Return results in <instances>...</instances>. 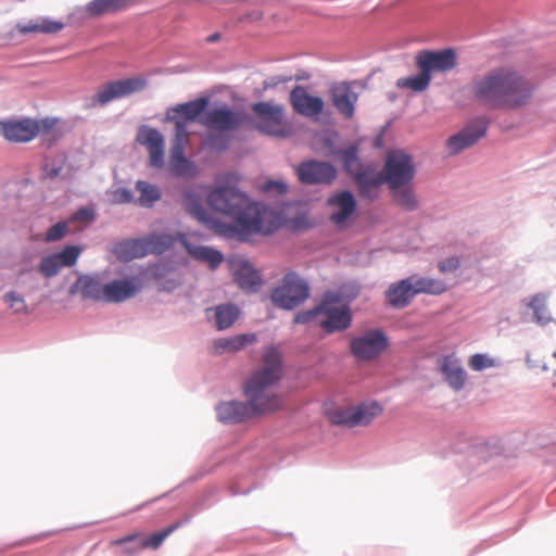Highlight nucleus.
<instances>
[{
  "instance_id": "obj_1",
  "label": "nucleus",
  "mask_w": 556,
  "mask_h": 556,
  "mask_svg": "<svg viewBox=\"0 0 556 556\" xmlns=\"http://www.w3.org/2000/svg\"><path fill=\"white\" fill-rule=\"evenodd\" d=\"M240 176L225 173L216 178V186L207 193V203L215 211L233 219L231 224L222 222L208 212L202 195L193 189L182 194L185 210L200 224L216 235L248 241L252 235L268 236L281 226L280 215L263 203L251 201L248 194L238 188Z\"/></svg>"
},
{
  "instance_id": "obj_2",
  "label": "nucleus",
  "mask_w": 556,
  "mask_h": 556,
  "mask_svg": "<svg viewBox=\"0 0 556 556\" xmlns=\"http://www.w3.org/2000/svg\"><path fill=\"white\" fill-rule=\"evenodd\" d=\"M282 377V361L277 348L267 346L262 355V367L244 384L248 402L228 401L216 406L217 418L223 424H239L260 414L275 410L281 397L275 387Z\"/></svg>"
},
{
  "instance_id": "obj_3",
  "label": "nucleus",
  "mask_w": 556,
  "mask_h": 556,
  "mask_svg": "<svg viewBox=\"0 0 556 556\" xmlns=\"http://www.w3.org/2000/svg\"><path fill=\"white\" fill-rule=\"evenodd\" d=\"M536 86L513 66H497L472 78V99L492 110L516 111L530 104Z\"/></svg>"
},
{
  "instance_id": "obj_4",
  "label": "nucleus",
  "mask_w": 556,
  "mask_h": 556,
  "mask_svg": "<svg viewBox=\"0 0 556 556\" xmlns=\"http://www.w3.org/2000/svg\"><path fill=\"white\" fill-rule=\"evenodd\" d=\"M415 64L419 74L399 78L396 86L401 89L422 92L429 87L432 74L446 73L456 67L457 56L451 48L439 51L421 50L415 56Z\"/></svg>"
},
{
  "instance_id": "obj_5",
  "label": "nucleus",
  "mask_w": 556,
  "mask_h": 556,
  "mask_svg": "<svg viewBox=\"0 0 556 556\" xmlns=\"http://www.w3.org/2000/svg\"><path fill=\"white\" fill-rule=\"evenodd\" d=\"M381 413L382 407L376 401L362 402L346 407L327 408V417L331 424L346 428L368 426Z\"/></svg>"
},
{
  "instance_id": "obj_6",
  "label": "nucleus",
  "mask_w": 556,
  "mask_h": 556,
  "mask_svg": "<svg viewBox=\"0 0 556 556\" xmlns=\"http://www.w3.org/2000/svg\"><path fill=\"white\" fill-rule=\"evenodd\" d=\"M309 296L308 282L295 271L287 273L281 285L276 287L271 293V302L283 309H294Z\"/></svg>"
},
{
  "instance_id": "obj_7",
  "label": "nucleus",
  "mask_w": 556,
  "mask_h": 556,
  "mask_svg": "<svg viewBox=\"0 0 556 556\" xmlns=\"http://www.w3.org/2000/svg\"><path fill=\"white\" fill-rule=\"evenodd\" d=\"M321 318L318 323L328 333L343 331L351 326L350 307L341 302V295L338 292H326L321 300Z\"/></svg>"
},
{
  "instance_id": "obj_8",
  "label": "nucleus",
  "mask_w": 556,
  "mask_h": 556,
  "mask_svg": "<svg viewBox=\"0 0 556 556\" xmlns=\"http://www.w3.org/2000/svg\"><path fill=\"white\" fill-rule=\"evenodd\" d=\"M416 174L412 155L403 150L388 152L383 175L391 190H396L408 185Z\"/></svg>"
},
{
  "instance_id": "obj_9",
  "label": "nucleus",
  "mask_w": 556,
  "mask_h": 556,
  "mask_svg": "<svg viewBox=\"0 0 556 556\" xmlns=\"http://www.w3.org/2000/svg\"><path fill=\"white\" fill-rule=\"evenodd\" d=\"M252 111L258 117L257 128L270 136L286 138L291 135L290 127L285 123V106L269 102H256Z\"/></svg>"
},
{
  "instance_id": "obj_10",
  "label": "nucleus",
  "mask_w": 556,
  "mask_h": 556,
  "mask_svg": "<svg viewBox=\"0 0 556 556\" xmlns=\"http://www.w3.org/2000/svg\"><path fill=\"white\" fill-rule=\"evenodd\" d=\"M388 337L380 329H368L350 341L352 355L361 362L378 358L388 346Z\"/></svg>"
},
{
  "instance_id": "obj_11",
  "label": "nucleus",
  "mask_w": 556,
  "mask_h": 556,
  "mask_svg": "<svg viewBox=\"0 0 556 556\" xmlns=\"http://www.w3.org/2000/svg\"><path fill=\"white\" fill-rule=\"evenodd\" d=\"M249 121L244 111H235L227 105L212 109L200 118V124L220 132L235 131Z\"/></svg>"
},
{
  "instance_id": "obj_12",
  "label": "nucleus",
  "mask_w": 556,
  "mask_h": 556,
  "mask_svg": "<svg viewBox=\"0 0 556 556\" xmlns=\"http://www.w3.org/2000/svg\"><path fill=\"white\" fill-rule=\"evenodd\" d=\"M146 80L140 77L126 78L111 81L100 89L89 102V106L105 105L109 102L142 90Z\"/></svg>"
},
{
  "instance_id": "obj_13",
  "label": "nucleus",
  "mask_w": 556,
  "mask_h": 556,
  "mask_svg": "<svg viewBox=\"0 0 556 556\" xmlns=\"http://www.w3.org/2000/svg\"><path fill=\"white\" fill-rule=\"evenodd\" d=\"M296 175L306 185H330L337 177V168L329 162L307 160L296 166Z\"/></svg>"
},
{
  "instance_id": "obj_14",
  "label": "nucleus",
  "mask_w": 556,
  "mask_h": 556,
  "mask_svg": "<svg viewBox=\"0 0 556 556\" xmlns=\"http://www.w3.org/2000/svg\"><path fill=\"white\" fill-rule=\"evenodd\" d=\"M488 130V122L479 117L467 126H465L457 134L451 136L446 141V148L451 155H456L472 147L477 143L482 137L485 136Z\"/></svg>"
},
{
  "instance_id": "obj_15",
  "label": "nucleus",
  "mask_w": 556,
  "mask_h": 556,
  "mask_svg": "<svg viewBox=\"0 0 556 556\" xmlns=\"http://www.w3.org/2000/svg\"><path fill=\"white\" fill-rule=\"evenodd\" d=\"M137 142L147 148L149 152V163L152 167H164L165 139L159 129L150 126H141L138 129Z\"/></svg>"
},
{
  "instance_id": "obj_16",
  "label": "nucleus",
  "mask_w": 556,
  "mask_h": 556,
  "mask_svg": "<svg viewBox=\"0 0 556 556\" xmlns=\"http://www.w3.org/2000/svg\"><path fill=\"white\" fill-rule=\"evenodd\" d=\"M144 287L141 275L114 279L105 283V302L122 303L136 296Z\"/></svg>"
},
{
  "instance_id": "obj_17",
  "label": "nucleus",
  "mask_w": 556,
  "mask_h": 556,
  "mask_svg": "<svg viewBox=\"0 0 556 556\" xmlns=\"http://www.w3.org/2000/svg\"><path fill=\"white\" fill-rule=\"evenodd\" d=\"M40 131V124L30 118L0 122V136L11 142H28Z\"/></svg>"
},
{
  "instance_id": "obj_18",
  "label": "nucleus",
  "mask_w": 556,
  "mask_h": 556,
  "mask_svg": "<svg viewBox=\"0 0 556 556\" xmlns=\"http://www.w3.org/2000/svg\"><path fill=\"white\" fill-rule=\"evenodd\" d=\"M146 274L159 282L161 291L172 292L181 285V277L170 261L162 260L149 265Z\"/></svg>"
},
{
  "instance_id": "obj_19",
  "label": "nucleus",
  "mask_w": 556,
  "mask_h": 556,
  "mask_svg": "<svg viewBox=\"0 0 556 556\" xmlns=\"http://www.w3.org/2000/svg\"><path fill=\"white\" fill-rule=\"evenodd\" d=\"M329 94L333 106L343 117L350 119L354 116L358 94L353 90L351 83L341 81L331 85Z\"/></svg>"
},
{
  "instance_id": "obj_20",
  "label": "nucleus",
  "mask_w": 556,
  "mask_h": 556,
  "mask_svg": "<svg viewBox=\"0 0 556 556\" xmlns=\"http://www.w3.org/2000/svg\"><path fill=\"white\" fill-rule=\"evenodd\" d=\"M208 105L207 98H198L192 101H188L185 103H179L175 106L167 109L165 121L166 122H181L186 123L188 126L189 122L199 121L204 115L206 108Z\"/></svg>"
},
{
  "instance_id": "obj_21",
  "label": "nucleus",
  "mask_w": 556,
  "mask_h": 556,
  "mask_svg": "<svg viewBox=\"0 0 556 556\" xmlns=\"http://www.w3.org/2000/svg\"><path fill=\"white\" fill-rule=\"evenodd\" d=\"M439 370L444 381L455 392L464 389L467 381V372L462 361L455 354H447L439 359Z\"/></svg>"
},
{
  "instance_id": "obj_22",
  "label": "nucleus",
  "mask_w": 556,
  "mask_h": 556,
  "mask_svg": "<svg viewBox=\"0 0 556 556\" xmlns=\"http://www.w3.org/2000/svg\"><path fill=\"white\" fill-rule=\"evenodd\" d=\"M290 102L296 113L306 117H317L325 106L320 97L309 94L303 86L291 90Z\"/></svg>"
},
{
  "instance_id": "obj_23",
  "label": "nucleus",
  "mask_w": 556,
  "mask_h": 556,
  "mask_svg": "<svg viewBox=\"0 0 556 556\" xmlns=\"http://www.w3.org/2000/svg\"><path fill=\"white\" fill-rule=\"evenodd\" d=\"M230 270L238 286L247 291L256 292L262 278L253 265L244 258H235L230 261Z\"/></svg>"
},
{
  "instance_id": "obj_24",
  "label": "nucleus",
  "mask_w": 556,
  "mask_h": 556,
  "mask_svg": "<svg viewBox=\"0 0 556 556\" xmlns=\"http://www.w3.org/2000/svg\"><path fill=\"white\" fill-rule=\"evenodd\" d=\"M328 204L332 207L330 220L337 226L345 225L346 220L356 211V200L351 191L344 190L333 194L328 199Z\"/></svg>"
},
{
  "instance_id": "obj_25",
  "label": "nucleus",
  "mask_w": 556,
  "mask_h": 556,
  "mask_svg": "<svg viewBox=\"0 0 556 556\" xmlns=\"http://www.w3.org/2000/svg\"><path fill=\"white\" fill-rule=\"evenodd\" d=\"M362 195L368 199L378 197L381 185L386 181L384 175L380 174L372 165H366L354 175Z\"/></svg>"
},
{
  "instance_id": "obj_26",
  "label": "nucleus",
  "mask_w": 556,
  "mask_h": 556,
  "mask_svg": "<svg viewBox=\"0 0 556 556\" xmlns=\"http://www.w3.org/2000/svg\"><path fill=\"white\" fill-rule=\"evenodd\" d=\"M178 241L192 258L206 263L211 269H216L224 260L222 252L211 247L191 243L184 232L178 233Z\"/></svg>"
},
{
  "instance_id": "obj_27",
  "label": "nucleus",
  "mask_w": 556,
  "mask_h": 556,
  "mask_svg": "<svg viewBox=\"0 0 556 556\" xmlns=\"http://www.w3.org/2000/svg\"><path fill=\"white\" fill-rule=\"evenodd\" d=\"M415 296L416 295L408 277L391 283L386 291V300L388 304L396 309L408 306Z\"/></svg>"
},
{
  "instance_id": "obj_28",
  "label": "nucleus",
  "mask_w": 556,
  "mask_h": 556,
  "mask_svg": "<svg viewBox=\"0 0 556 556\" xmlns=\"http://www.w3.org/2000/svg\"><path fill=\"white\" fill-rule=\"evenodd\" d=\"M548 298V293L539 292L522 300V304L532 311L533 320L540 326H546L549 323L556 324L547 306Z\"/></svg>"
},
{
  "instance_id": "obj_29",
  "label": "nucleus",
  "mask_w": 556,
  "mask_h": 556,
  "mask_svg": "<svg viewBox=\"0 0 556 556\" xmlns=\"http://www.w3.org/2000/svg\"><path fill=\"white\" fill-rule=\"evenodd\" d=\"M254 333H242L232 337L219 338L213 341V352L217 355L235 353L256 342Z\"/></svg>"
},
{
  "instance_id": "obj_30",
  "label": "nucleus",
  "mask_w": 556,
  "mask_h": 556,
  "mask_svg": "<svg viewBox=\"0 0 556 556\" xmlns=\"http://www.w3.org/2000/svg\"><path fill=\"white\" fill-rule=\"evenodd\" d=\"M16 28L22 34L41 33V34H56L64 28V24L60 21H54L49 17H37L29 20L25 23H18Z\"/></svg>"
},
{
  "instance_id": "obj_31",
  "label": "nucleus",
  "mask_w": 556,
  "mask_h": 556,
  "mask_svg": "<svg viewBox=\"0 0 556 556\" xmlns=\"http://www.w3.org/2000/svg\"><path fill=\"white\" fill-rule=\"evenodd\" d=\"M408 278L415 295L421 293L439 295L446 291V283L441 279L419 275H412Z\"/></svg>"
},
{
  "instance_id": "obj_32",
  "label": "nucleus",
  "mask_w": 556,
  "mask_h": 556,
  "mask_svg": "<svg viewBox=\"0 0 556 556\" xmlns=\"http://www.w3.org/2000/svg\"><path fill=\"white\" fill-rule=\"evenodd\" d=\"M143 238L128 239L119 242L115 247V254L123 261L141 258L148 255V250Z\"/></svg>"
},
{
  "instance_id": "obj_33",
  "label": "nucleus",
  "mask_w": 556,
  "mask_h": 556,
  "mask_svg": "<svg viewBox=\"0 0 556 556\" xmlns=\"http://www.w3.org/2000/svg\"><path fill=\"white\" fill-rule=\"evenodd\" d=\"M358 152V144L354 143L344 149L333 150L330 155L339 157L344 170L352 176L365 166L361 163Z\"/></svg>"
},
{
  "instance_id": "obj_34",
  "label": "nucleus",
  "mask_w": 556,
  "mask_h": 556,
  "mask_svg": "<svg viewBox=\"0 0 556 556\" xmlns=\"http://www.w3.org/2000/svg\"><path fill=\"white\" fill-rule=\"evenodd\" d=\"M79 283H83V299L105 302V285L99 276L79 275Z\"/></svg>"
},
{
  "instance_id": "obj_35",
  "label": "nucleus",
  "mask_w": 556,
  "mask_h": 556,
  "mask_svg": "<svg viewBox=\"0 0 556 556\" xmlns=\"http://www.w3.org/2000/svg\"><path fill=\"white\" fill-rule=\"evenodd\" d=\"M169 168L176 177L192 178L198 174L197 165L185 156V152L180 154L170 153Z\"/></svg>"
},
{
  "instance_id": "obj_36",
  "label": "nucleus",
  "mask_w": 556,
  "mask_h": 556,
  "mask_svg": "<svg viewBox=\"0 0 556 556\" xmlns=\"http://www.w3.org/2000/svg\"><path fill=\"white\" fill-rule=\"evenodd\" d=\"M146 245L148 250V254H162L169 250L176 240H178V236L175 237L169 233H151L144 237Z\"/></svg>"
},
{
  "instance_id": "obj_37",
  "label": "nucleus",
  "mask_w": 556,
  "mask_h": 556,
  "mask_svg": "<svg viewBox=\"0 0 556 556\" xmlns=\"http://www.w3.org/2000/svg\"><path fill=\"white\" fill-rule=\"evenodd\" d=\"M216 326L224 330L232 326L239 316V309L233 304H222L213 308Z\"/></svg>"
},
{
  "instance_id": "obj_38",
  "label": "nucleus",
  "mask_w": 556,
  "mask_h": 556,
  "mask_svg": "<svg viewBox=\"0 0 556 556\" xmlns=\"http://www.w3.org/2000/svg\"><path fill=\"white\" fill-rule=\"evenodd\" d=\"M136 189L140 192L138 202L143 207H152L162 195L157 186L143 180L136 182Z\"/></svg>"
},
{
  "instance_id": "obj_39",
  "label": "nucleus",
  "mask_w": 556,
  "mask_h": 556,
  "mask_svg": "<svg viewBox=\"0 0 556 556\" xmlns=\"http://www.w3.org/2000/svg\"><path fill=\"white\" fill-rule=\"evenodd\" d=\"M468 365L475 371H482L489 368L500 367L502 362L500 358L492 357L488 353H476L469 357Z\"/></svg>"
},
{
  "instance_id": "obj_40",
  "label": "nucleus",
  "mask_w": 556,
  "mask_h": 556,
  "mask_svg": "<svg viewBox=\"0 0 556 556\" xmlns=\"http://www.w3.org/2000/svg\"><path fill=\"white\" fill-rule=\"evenodd\" d=\"M175 124V137L170 148V153L180 154L189 142V131L186 123L177 122Z\"/></svg>"
},
{
  "instance_id": "obj_41",
  "label": "nucleus",
  "mask_w": 556,
  "mask_h": 556,
  "mask_svg": "<svg viewBox=\"0 0 556 556\" xmlns=\"http://www.w3.org/2000/svg\"><path fill=\"white\" fill-rule=\"evenodd\" d=\"M81 253V249L77 245H66L63 250L52 253L56 257L59 264L64 267H72L77 263Z\"/></svg>"
},
{
  "instance_id": "obj_42",
  "label": "nucleus",
  "mask_w": 556,
  "mask_h": 556,
  "mask_svg": "<svg viewBox=\"0 0 556 556\" xmlns=\"http://www.w3.org/2000/svg\"><path fill=\"white\" fill-rule=\"evenodd\" d=\"M65 164L64 155H55L53 157H47L42 167L43 177L55 179L61 175V172Z\"/></svg>"
},
{
  "instance_id": "obj_43",
  "label": "nucleus",
  "mask_w": 556,
  "mask_h": 556,
  "mask_svg": "<svg viewBox=\"0 0 556 556\" xmlns=\"http://www.w3.org/2000/svg\"><path fill=\"white\" fill-rule=\"evenodd\" d=\"M141 541L140 534H131L122 539L116 540L114 543L121 545L123 547L124 553L127 556H136L143 546H139V542Z\"/></svg>"
},
{
  "instance_id": "obj_44",
  "label": "nucleus",
  "mask_w": 556,
  "mask_h": 556,
  "mask_svg": "<svg viewBox=\"0 0 556 556\" xmlns=\"http://www.w3.org/2000/svg\"><path fill=\"white\" fill-rule=\"evenodd\" d=\"M84 12L87 16H100L114 12L109 0H92L85 8Z\"/></svg>"
},
{
  "instance_id": "obj_45",
  "label": "nucleus",
  "mask_w": 556,
  "mask_h": 556,
  "mask_svg": "<svg viewBox=\"0 0 556 556\" xmlns=\"http://www.w3.org/2000/svg\"><path fill=\"white\" fill-rule=\"evenodd\" d=\"M61 269L62 266L53 254L42 257L39 264L40 273L48 278L56 276Z\"/></svg>"
},
{
  "instance_id": "obj_46",
  "label": "nucleus",
  "mask_w": 556,
  "mask_h": 556,
  "mask_svg": "<svg viewBox=\"0 0 556 556\" xmlns=\"http://www.w3.org/2000/svg\"><path fill=\"white\" fill-rule=\"evenodd\" d=\"M4 302L15 314L27 313V304L24 298L15 291L7 292Z\"/></svg>"
},
{
  "instance_id": "obj_47",
  "label": "nucleus",
  "mask_w": 556,
  "mask_h": 556,
  "mask_svg": "<svg viewBox=\"0 0 556 556\" xmlns=\"http://www.w3.org/2000/svg\"><path fill=\"white\" fill-rule=\"evenodd\" d=\"M172 530L173 529L169 528V529L161 531V532H155L149 536L141 535V541L139 542V546H143L144 548L155 549L163 543V541L172 532Z\"/></svg>"
},
{
  "instance_id": "obj_48",
  "label": "nucleus",
  "mask_w": 556,
  "mask_h": 556,
  "mask_svg": "<svg viewBox=\"0 0 556 556\" xmlns=\"http://www.w3.org/2000/svg\"><path fill=\"white\" fill-rule=\"evenodd\" d=\"M395 199L397 203L408 211L416 208L417 200L414 191L410 188H404L396 192Z\"/></svg>"
},
{
  "instance_id": "obj_49",
  "label": "nucleus",
  "mask_w": 556,
  "mask_h": 556,
  "mask_svg": "<svg viewBox=\"0 0 556 556\" xmlns=\"http://www.w3.org/2000/svg\"><path fill=\"white\" fill-rule=\"evenodd\" d=\"M70 220H61L53 225L46 233V240L49 242L62 239L68 232Z\"/></svg>"
},
{
  "instance_id": "obj_50",
  "label": "nucleus",
  "mask_w": 556,
  "mask_h": 556,
  "mask_svg": "<svg viewBox=\"0 0 556 556\" xmlns=\"http://www.w3.org/2000/svg\"><path fill=\"white\" fill-rule=\"evenodd\" d=\"M321 312H323V308H321V302H320L319 305L315 306L312 309L299 312L294 317V323L301 324V325L308 324L311 321L316 320L319 317L321 318Z\"/></svg>"
},
{
  "instance_id": "obj_51",
  "label": "nucleus",
  "mask_w": 556,
  "mask_h": 556,
  "mask_svg": "<svg viewBox=\"0 0 556 556\" xmlns=\"http://www.w3.org/2000/svg\"><path fill=\"white\" fill-rule=\"evenodd\" d=\"M206 146L212 150L222 152L228 149L229 140L222 135L213 134L206 138Z\"/></svg>"
},
{
  "instance_id": "obj_52",
  "label": "nucleus",
  "mask_w": 556,
  "mask_h": 556,
  "mask_svg": "<svg viewBox=\"0 0 556 556\" xmlns=\"http://www.w3.org/2000/svg\"><path fill=\"white\" fill-rule=\"evenodd\" d=\"M460 266L458 256H450L438 263V269L442 274L454 273Z\"/></svg>"
},
{
  "instance_id": "obj_53",
  "label": "nucleus",
  "mask_w": 556,
  "mask_h": 556,
  "mask_svg": "<svg viewBox=\"0 0 556 556\" xmlns=\"http://www.w3.org/2000/svg\"><path fill=\"white\" fill-rule=\"evenodd\" d=\"M94 217H96V213H94L93 208L81 207L74 213V215L70 219V223L71 222H83L85 224H88V223L93 222Z\"/></svg>"
},
{
  "instance_id": "obj_54",
  "label": "nucleus",
  "mask_w": 556,
  "mask_h": 556,
  "mask_svg": "<svg viewBox=\"0 0 556 556\" xmlns=\"http://www.w3.org/2000/svg\"><path fill=\"white\" fill-rule=\"evenodd\" d=\"M112 201L116 204L131 203L134 201V194L127 188H118L113 191Z\"/></svg>"
},
{
  "instance_id": "obj_55",
  "label": "nucleus",
  "mask_w": 556,
  "mask_h": 556,
  "mask_svg": "<svg viewBox=\"0 0 556 556\" xmlns=\"http://www.w3.org/2000/svg\"><path fill=\"white\" fill-rule=\"evenodd\" d=\"M114 12L124 10L127 8L130 0H109Z\"/></svg>"
},
{
  "instance_id": "obj_56",
  "label": "nucleus",
  "mask_w": 556,
  "mask_h": 556,
  "mask_svg": "<svg viewBox=\"0 0 556 556\" xmlns=\"http://www.w3.org/2000/svg\"><path fill=\"white\" fill-rule=\"evenodd\" d=\"M275 188L279 193H285L287 191V185L281 181H268L266 185V189Z\"/></svg>"
},
{
  "instance_id": "obj_57",
  "label": "nucleus",
  "mask_w": 556,
  "mask_h": 556,
  "mask_svg": "<svg viewBox=\"0 0 556 556\" xmlns=\"http://www.w3.org/2000/svg\"><path fill=\"white\" fill-rule=\"evenodd\" d=\"M68 293L72 296L76 295L77 293L83 295V283H79V277L77 278L76 282L70 287Z\"/></svg>"
},
{
  "instance_id": "obj_58",
  "label": "nucleus",
  "mask_w": 556,
  "mask_h": 556,
  "mask_svg": "<svg viewBox=\"0 0 556 556\" xmlns=\"http://www.w3.org/2000/svg\"><path fill=\"white\" fill-rule=\"evenodd\" d=\"M219 39H220V34H219V33H214V34L210 35V36L206 38L207 42H211V43L216 42V41H218Z\"/></svg>"
},
{
  "instance_id": "obj_59",
  "label": "nucleus",
  "mask_w": 556,
  "mask_h": 556,
  "mask_svg": "<svg viewBox=\"0 0 556 556\" xmlns=\"http://www.w3.org/2000/svg\"><path fill=\"white\" fill-rule=\"evenodd\" d=\"M526 364L529 368H534L535 367V363L532 361L530 354H527L526 355Z\"/></svg>"
},
{
  "instance_id": "obj_60",
  "label": "nucleus",
  "mask_w": 556,
  "mask_h": 556,
  "mask_svg": "<svg viewBox=\"0 0 556 556\" xmlns=\"http://www.w3.org/2000/svg\"><path fill=\"white\" fill-rule=\"evenodd\" d=\"M276 84H277L276 81H269V80H266V81H264V88H265V89L273 88V87H275V86H276Z\"/></svg>"
},
{
  "instance_id": "obj_61",
  "label": "nucleus",
  "mask_w": 556,
  "mask_h": 556,
  "mask_svg": "<svg viewBox=\"0 0 556 556\" xmlns=\"http://www.w3.org/2000/svg\"><path fill=\"white\" fill-rule=\"evenodd\" d=\"M553 357L556 359V351L554 352Z\"/></svg>"
}]
</instances>
